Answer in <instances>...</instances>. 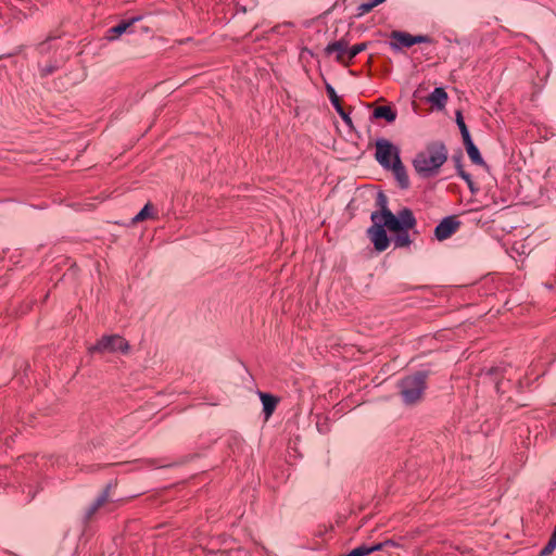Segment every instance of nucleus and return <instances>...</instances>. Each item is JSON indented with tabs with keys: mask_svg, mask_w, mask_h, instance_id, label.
Segmentation results:
<instances>
[{
	"mask_svg": "<svg viewBox=\"0 0 556 556\" xmlns=\"http://www.w3.org/2000/svg\"><path fill=\"white\" fill-rule=\"evenodd\" d=\"M447 160V150L442 142H432L416 154L413 166L416 173L422 178H430L439 173L440 167Z\"/></svg>",
	"mask_w": 556,
	"mask_h": 556,
	"instance_id": "f257e3e1",
	"label": "nucleus"
},
{
	"mask_svg": "<svg viewBox=\"0 0 556 556\" xmlns=\"http://www.w3.org/2000/svg\"><path fill=\"white\" fill-rule=\"evenodd\" d=\"M377 206L380 207L379 212L371 213V220H383L387 229L399 230L405 227H415L416 218L409 208H403L397 215H394L388 207V198L383 192H379L376 199Z\"/></svg>",
	"mask_w": 556,
	"mask_h": 556,
	"instance_id": "f03ea898",
	"label": "nucleus"
},
{
	"mask_svg": "<svg viewBox=\"0 0 556 556\" xmlns=\"http://www.w3.org/2000/svg\"><path fill=\"white\" fill-rule=\"evenodd\" d=\"M426 372L418 371L401 381L400 394L405 404L414 405L421 400L426 389Z\"/></svg>",
	"mask_w": 556,
	"mask_h": 556,
	"instance_id": "7ed1b4c3",
	"label": "nucleus"
},
{
	"mask_svg": "<svg viewBox=\"0 0 556 556\" xmlns=\"http://www.w3.org/2000/svg\"><path fill=\"white\" fill-rule=\"evenodd\" d=\"M375 157L384 169L391 168L392 163L396 162V159H401L400 149L388 139H377L375 142Z\"/></svg>",
	"mask_w": 556,
	"mask_h": 556,
	"instance_id": "20e7f679",
	"label": "nucleus"
},
{
	"mask_svg": "<svg viewBox=\"0 0 556 556\" xmlns=\"http://www.w3.org/2000/svg\"><path fill=\"white\" fill-rule=\"evenodd\" d=\"M128 342L118 334L103 336L94 345L89 348L90 353H127Z\"/></svg>",
	"mask_w": 556,
	"mask_h": 556,
	"instance_id": "39448f33",
	"label": "nucleus"
},
{
	"mask_svg": "<svg viewBox=\"0 0 556 556\" xmlns=\"http://www.w3.org/2000/svg\"><path fill=\"white\" fill-rule=\"evenodd\" d=\"M386 225L383 220H372V226L368 228L367 233L372 242L375 249L379 252H382L388 249L390 241L387 236Z\"/></svg>",
	"mask_w": 556,
	"mask_h": 556,
	"instance_id": "423d86ee",
	"label": "nucleus"
},
{
	"mask_svg": "<svg viewBox=\"0 0 556 556\" xmlns=\"http://www.w3.org/2000/svg\"><path fill=\"white\" fill-rule=\"evenodd\" d=\"M459 222L454 217H445L434 229L435 238L440 241L450 238L458 228Z\"/></svg>",
	"mask_w": 556,
	"mask_h": 556,
	"instance_id": "0eeeda50",
	"label": "nucleus"
},
{
	"mask_svg": "<svg viewBox=\"0 0 556 556\" xmlns=\"http://www.w3.org/2000/svg\"><path fill=\"white\" fill-rule=\"evenodd\" d=\"M348 50H349L348 43L344 40H338V41L329 43L325 48V53L327 55L336 53V60L346 66V65H349V61H348V52L349 51Z\"/></svg>",
	"mask_w": 556,
	"mask_h": 556,
	"instance_id": "6e6552de",
	"label": "nucleus"
},
{
	"mask_svg": "<svg viewBox=\"0 0 556 556\" xmlns=\"http://www.w3.org/2000/svg\"><path fill=\"white\" fill-rule=\"evenodd\" d=\"M325 87H326L328 98H329L331 104L334 106L337 113L341 116V118L345 122L346 125H352L351 117L342 108L340 98L338 97L334 88L328 83H326Z\"/></svg>",
	"mask_w": 556,
	"mask_h": 556,
	"instance_id": "1a4fd4ad",
	"label": "nucleus"
},
{
	"mask_svg": "<svg viewBox=\"0 0 556 556\" xmlns=\"http://www.w3.org/2000/svg\"><path fill=\"white\" fill-rule=\"evenodd\" d=\"M395 179L397 180L400 187L402 189H407L409 187V179L406 172L405 166L403 165L401 159H396V162H393L390 168Z\"/></svg>",
	"mask_w": 556,
	"mask_h": 556,
	"instance_id": "9d476101",
	"label": "nucleus"
},
{
	"mask_svg": "<svg viewBox=\"0 0 556 556\" xmlns=\"http://www.w3.org/2000/svg\"><path fill=\"white\" fill-rule=\"evenodd\" d=\"M391 38L394 39L396 42H391V46L394 49H399L400 47H412L414 45L413 36L403 33V31H392Z\"/></svg>",
	"mask_w": 556,
	"mask_h": 556,
	"instance_id": "9b49d317",
	"label": "nucleus"
},
{
	"mask_svg": "<svg viewBox=\"0 0 556 556\" xmlns=\"http://www.w3.org/2000/svg\"><path fill=\"white\" fill-rule=\"evenodd\" d=\"M463 141H464L467 154H468L469 159L471 160V162L477 165H484V161H483L478 148L472 142L471 138L463 140Z\"/></svg>",
	"mask_w": 556,
	"mask_h": 556,
	"instance_id": "f8f14e48",
	"label": "nucleus"
},
{
	"mask_svg": "<svg viewBox=\"0 0 556 556\" xmlns=\"http://www.w3.org/2000/svg\"><path fill=\"white\" fill-rule=\"evenodd\" d=\"M260 397L263 404V410L266 415V418L270 417L274 413L276 405L278 403L277 397L268 394V393H260Z\"/></svg>",
	"mask_w": 556,
	"mask_h": 556,
	"instance_id": "ddd939ff",
	"label": "nucleus"
},
{
	"mask_svg": "<svg viewBox=\"0 0 556 556\" xmlns=\"http://www.w3.org/2000/svg\"><path fill=\"white\" fill-rule=\"evenodd\" d=\"M428 100L439 109H443L446 104L447 93L443 88L438 87L430 93Z\"/></svg>",
	"mask_w": 556,
	"mask_h": 556,
	"instance_id": "4468645a",
	"label": "nucleus"
},
{
	"mask_svg": "<svg viewBox=\"0 0 556 556\" xmlns=\"http://www.w3.org/2000/svg\"><path fill=\"white\" fill-rule=\"evenodd\" d=\"M414 227H405L399 230H391L392 232H396L394 238V244L397 248L408 247L412 242L407 230L413 229Z\"/></svg>",
	"mask_w": 556,
	"mask_h": 556,
	"instance_id": "2eb2a0df",
	"label": "nucleus"
},
{
	"mask_svg": "<svg viewBox=\"0 0 556 556\" xmlns=\"http://www.w3.org/2000/svg\"><path fill=\"white\" fill-rule=\"evenodd\" d=\"M139 20H140V17H132V18H130L127 22H122L118 25L110 28V30H109V33H110L109 39L112 40V39L117 38L122 34H124L135 22H137Z\"/></svg>",
	"mask_w": 556,
	"mask_h": 556,
	"instance_id": "dca6fc26",
	"label": "nucleus"
},
{
	"mask_svg": "<svg viewBox=\"0 0 556 556\" xmlns=\"http://www.w3.org/2000/svg\"><path fill=\"white\" fill-rule=\"evenodd\" d=\"M375 118H383L389 123H392L396 118V113L390 106H378L374 110L372 113Z\"/></svg>",
	"mask_w": 556,
	"mask_h": 556,
	"instance_id": "f3484780",
	"label": "nucleus"
},
{
	"mask_svg": "<svg viewBox=\"0 0 556 556\" xmlns=\"http://www.w3.org/2000/svg\"><path fill=\"white\" fill-rule=\"evenodd\" d=\"M109 489L110 486H108L103 491V493L96 500V502L88 508L86 513V517L88 519L91 518L92 515L109 501Z\"/></svg>",
	"mask_w": 556,
	"mask_h": 556,
	"instance_id": "a211bd4d",
	"label": "nucleus"
},
{
	"mask_svg": "<svg viewBox=\"0 0 556 556\" xmlns=\"http://www.w3.org/2000/svg\"><path fill=\"white\" fill-rule=\"evenodd\" d=\"M155 218L153 213V205L151 203H147L143 208L132 218V224H137L143 222L147 218Z\"/></svg>",
	"mask_w": 556,
	"mask_h": 556,
	"instance_id": "6ab92c4d",
	"label": "nucleus"
},
{
	"mask_svg": "<svg viewBox=\"0 0 556 556\" xmlns=\"http://www.w3.org/2000/svg\"><path fill=\"white\" fill-rule=\"evenodd\" d=\"M456 123L459 127L463 140L471 138L460 112L456 113Z\"/></svg>",
	"mask_w": 556,
	"mask_h": 556,
	"instance_id": "aec40b11",
	"label": "nucleus"
},
{
	"mask_svg": "<svg viewBox=\"0 0 556 556\" xmlns=\"http://www.w3.org/2000/svg\"><path fill=\"white\" fill-rule=\"evenodd\" d=\"M367 45L366 43H357V45H354L353 47L349 48V52H348V61H352L358 53H361L362 51H364L366 49Z\"/></svg>",
	"mask_w": 556,
	"mask_h": 556,
	"instance_id": "412c9836",
	"label": "nucleus"
},
{
	"mask_svg": "<svg viewBox=\"0 0 556 556\" xmlns=\"http://www.w3.org/2000/svg\"><path fill=\"white\" fill-rule=\"evenodd\" d=\"M555 548H556V536L551 535L547 544L541 551V556H548V555H551L554 552Z\"/></svg>",
	"mask_w": 556,
	"mask_h": 556,
	"instance_id": "4be33fe9",
	"label": "nucleus"
},
{
	"mask_svg": "<svg viewBox=\"0 0 556 556\" xmlns=\"http://www.w3.org/2000/svg\"><path fill=\"white\" fill-rule=\"evenodd\" d=\"M375 7L372 5L371 1H367V2L362 3L358 7V11H359V14H365V13L370 12Z\"/></svg>",
	"mask_w": 556,
	"mask_h": 556,
	"instance_id": "5701e85b",
	"label": "nucleus"
},
{
	"mask_svg": "<svg viewBox=\"0 0 556 556\" xmlns=\"http://www.w3.org/2000/svg\"><path fill=\"white\" fill-rule=\"evenodd\" d=\"M457 173L466 182H470V175L463 169L460 164L457 165Z\"/></svg>",
	"mask_w": 556,
	"mask_h": 556,
	"instance_id": "b1692460",
	"label": "nucleus"
},
{
	"mask_svg": "<svg viewBox=\"0 0 556 556\" xmlns=\"http://www.w3.org/2000/svg\"><path fill=\"white\" fill-rule=\"evenodd\" d=\"M414 45L421 42H429L430 39L427 36H413Z\"/></svg>",
	"mask_w": 556,
	"mask_h": 556,
	"instance_id": "393cba45",
	"label": "nucleus"
},
{
	"mask_svg": "<svg viewBox=\"0 0 556 556\" xmlns=\"http://www.w3.org/2000/svg\"><path fill=\"white\" fill-rule=\"evenodd\" d=\"M467 184H468V187H469V189L471 190V192H475V191H476V189H475V186H473L472 180L470 179V182H467Z\"/></svg>",
	"mask_w": 556,
	"mask_h": 556,
	"instance_id": "a878e982",
	"label": "nucleus"
},
{
	"mask_svg": "<svg viewBox=\"0 0 556 556\" xmlns=\"http://www.w3.org/2000/svg\"><path fill=\"white\" fill-rule=\"evenodd\" d=\"M553 536H556V526H555V529H554V532L552 533Z\"/></svg>",
	"mask_w": 556,
	"mask_h": 556,
	"instance_id": "bb28decb",
	"label": "nucleus"
}]
</instances>
